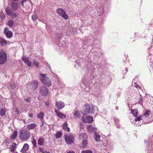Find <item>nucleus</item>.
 <instances>
[{"instance_id": "f257e3e1", "label": "nucleus", "mask_w": 153, "mask_h": 153, "mask_svg": "<svg viewBox=\"0 0 153 153\" xmlns=\"http://www.w3.org/2000/svg\"><path fill=\"white\" fill-rule=\"evenodd\" d=\"M30 131L25 129H21L19 131V138L22 141H25L30 137Z\"/></svg>"}, {"instance_id": "f03ea898", "label": "nucleus", "mask_w": 153, "mask_h": 153, "mask_svg": "<svg viewBox=\"0 0 153 153\" xmlns=\"http://www.w3.org/2000/svg\"><path fill=\"white\" fill-rule=\"evenodd\" d=\"M40 78L42 83L48 87L51 85V80L49 77L46 76V75L41 74L40 76Z\"/></svg>"}, {"instance_id": "7ed1b4c3", "label": "nucleus", "mask_w": 153, "mask_h": 153, "mask_svg": "<svg viewBox=\"0 0 153 153\" xmlns=\"http://www.w3.org/2000/svg\"><path fill=\"white\" fill-rule=\"evenodd\" d=\"M65 139L66 143L68 145L73 143L74 141V137L71 134L66 135L65 136Z\"/></svg>"}, {"instance_id": "20e7f679", "label": "nucleus", "mask_w": 153, "mask_h": 153, "mask_svg": "<svg viewBox=\"0 0 153 153\" xmlns=\"http://www.w3.org/2000/svg\"><path fill=\"white\" fill-rule=\"evenodd\" d=\"M56 13L59 16L65 19H67L68 18V15L66 14L65 11L62 8H58L56 10Z\"/></svg>"}, {"instance_id": "39448f33", "label": "nucleus", "mask_w": 153, "mask_h": 153, "mask_svg": "<svg viewBox=\"0 0 153 153\" xmlns=\"http://www.w3.org/2000/svg\"><path fill=\"white\" fill-rule=\"evenodd\" d=\"M91 107L90 105L85 104L83 105L82 109V113L83 114L86 115L90 113Z\"/></svg>"}, {"instance_id": "423d86ee", "label": "nucleus", "mask_w": 153, "mask_h": 153, "mask_svg": "<svg viewBox=\"0 0 153 153\" xmlns=\"http://www.w3.org/2000/svg\"><path fill=\"white\" fill-rule=\"evenodd\" d=\"M7 55L4 52L0 51V65L4 64L7 60Z\"/></svg>"}, {"instance_id": "0eeeda50", "label": "nucleus", "mask_w": 153, "mask_h": 153, "mask_svg": "<svg viewBox=\"0 0 153 153\" xmlns=\"http://www.w3.org/2000/svg\"><path fill=\"white\" fill-rule=\"evenodd\" d=\"M82 120L85 123H90L93 122V118L89 116H83L82 117Z\"/></svg>"}, {"instance_id": "6e6552de", "label": "nucleus", "mask_w": 153, "mask_h": 153, "mask_svg": "<svg viewBox=\"0 0 153 153\" xmlns=\"http://www.w3.org/2000/svg\"><path fill=\"white\" fill-rule=\"evenodd\" d=\"M39 93L43 96H46L48 93L47 88L45 86H42L39 89Z\"/></svg>"}, {"instance_id": "1a4fd4ad", "label": "nucleus", "mask_w": 153, "mask_h": 153, "mask_svg": "<svg viewBox=\"0 0 153 153\" xmlns=\"http://www.w3.org/2000/svg\"><path fill=\"white\" fill-rule=\"evenodd\" d=\"M38 81L37 80H34L31 82L30 85L31 89L33 90H36L38 87Z\"/></svg>"}, {"instance_id": "9d476101", "label": "nucleus", "mask_w": 153, "mask_h": 153, "mask_svg": "<svg viewBox=\"0 0 153 153\" xmlns=\"http://www.w3.org/2000/svg\"><path fill=\"white\" fill-rule=\"evenodd\" d=\"M55 104L56 108L59 110L63 108L65 106V104L61 101H56Z\"/></svg>"}, {"instance_id": "9b49d317", "label": "nucleus", "mask_w": 153, "mask_h": 153, "mask_svg": "<svg viewBox=\"0 0 153 153\" xmlns=\"http://www.w3.org/2000/svg\"><path fill=\"white\" fill-rule=\"evenodd\" d=\"M4 33L6 36L8 38H11L13 35V33L11 31L8 30V28L6 27L4 30Z\"/></svg>"}, {"instance_id": "f8f14e48", "label": "nucleus", "mask_w": 153, "mask_h": 153, "mask_svg": "<svg viewBox=\"0 0 153 153\" xmlns=\"http://www.w3.org/2000/svg\"><path fill=\"white\" fill-rule=\"evenodd\" d=\"M80 140H87L88 136L87 134L85 133H81L78 136Z\"/></svg>"}, {"instance_id": "ddd939ff", "label": "nucleus", "mask_w": 153, "mask_h": 153, "mask_svg": "<svg viewBox=\"0 0 153 153\" xmlns=\"http://www.w3.org/2000/svg\"><path fill=\"white\" fill-rule=\"evenodd\" d=\"M22 59L23 61L28 66H30L32 64V62L30 61L29 58L27 57H25L24 56L22 57Z\"/></svg>"}, {"instance_id": "4468645a", "label": "nucleus", "mask_w": 153, "mask_h": 153, "mask_svg": "<svg viewBox=\"0 0 153 153\" xmlns=\"http://www.w3.org/2000/svg\"><path fill=\"white\" fill-rule=\"evenodd\" d=\"M55 112L56 114V115L60 118H63L66 117V115L62 113H61L59 111L55 109Z\"/></svg>"}, {"instance_id": "2eb2a0df", "label": "nucleus", "mask_w": 153, "mask_h": 153, "mask_svg": "<svg viewBox=\"0 0 153 153\" xmlns=\"http://www.w3.org/2000/svg\"><path fill=\"white\" fill-rule=\"evenodd\" d=\"M29 145L27 143H25L22 149L21 152L22 153H24L27 152L29 149Z\"/></svg>"}, {"instance_id": "dca6fc26", "label": "nucleus", "mask_w": 153, "mask_h": 153, "mask_svg": "<svg viewBox=\"0 0 153 153\" xmlns=\"http://www.w3.org/2000/svg\"><path fill=\"white\" fill-rule=\"evenodd\" d=\"M18 134V132L16 131H14L12 133L10 137V139L12 140H14L16 138Z\"/></svg>"}, {"instance_id": "f3484780", "label": "nucleus", "mask_w": 153, "mask_h": 153, "mask_svg": "<svg viewBox=\"0 0 153 153\" xmlns=\"http://www.w3.org/2000/svg\"><path fill=\"white\" fill-rule=\"evenodd\" d=\"M36 126V125L35 123H30L27 125V128L28 130H29L33 129Z\"/></svg>"}, {"instance_id": "a211bd4d", "label": "nucleus", "mask_w": 153, "mask_h": 153, "mask_svg": "<svg viewBox=\"0 0 153 153\" xmlns=\"http://www.w3.org/2000/svg\"><path fill=\"white\" fill-rule=\"evenodd\" d=\"M87 129L88 131L90 133H92L95 131L96 128H95L92 126L91 125H90L88 126Z\"/></svg>"}, {"instance_id": "6ab92c4d", "label": "nucleus", "mask_w": 153, "mask_h": 153, "mask_svg": "<svg viewBox=\"0 0 153 153\" xmlns=\"http://www.w3.org/2000/svg\"><path fill=\"white\" fill-rule=\"evenodd\" d=\"M45 139L42 137H40L38 140V143L40 146L43 145L45 143Z\"/></svg>"}, {"instance_id": "aec40b11", "label": "nucleus", "mask_w": 153, "mask_h": 153, "mask_svg": "<svg viewBox=\"0 0 153 153\" xmlns=\"http://www.w3.org/2000/svg\"><path fill=\"white\" fill-rule=\"evenodd\" d=\"M62 128L65 131L69 132L70 131V128L68 126V124L66 122H65L62 125Z\"/></svg>"}, {"instance_id": "412c9836", "label": "nucleus", "mask_w": 153, "mask_h": 153, "mask_svg": "<svg viewBox=\"0 0 153 153\" xmlns=\"http://www.w3.org/2000/svg\"><path fill=\"white\" fill-rule=\"evenodd\" d=\"M12 8L14 10H17L18 9V4L16 2H13L11 5Z\"/></svg>"}, {"instance_id": "4be33fe9", "label": "nucleus", "mask_w": 153, "mask_h": 153, "mask_svg": "<svg viewBox=\"0 0 153 153\" xmlns=\"http://www.w3.org/2000/svg\"><path fill=\"white\" fill-rule=\"evenodd\" d=\"M5 11L7 14L9 16L11 15L12 14V13H13V11L11 10L10 8L9 7L6 8Z\"/></svg>"}, {"instance_id": "5701e85b", "label": "nucleus", "mask_w": 153, "mask_h": 153, "mask_svg": "<svg viewBox=\"0 0 153 153\" xmlns=\"http://www.w3.org/2000/svg\"><path fill=\"white\" fill-rule=\"evenodd\" d=\"M16 144L15 143H12V145L10 147V150L11 152H14L16 149Z\"/></svg>"}, {"instance_id": "b1692460", "label": "nucleus", "mask_w": 153, "mask_h": 153, "mask_svg": "<svg viewBox=\"0 0 153 153\" xmlns=\"http://www.w3.org/2000/svg\"><path fill=\"white\" fill-rule=\"evenodd\" d=\"M87 144L88 141L87 140H82V148H85L87 147Z\"/></svg>"}, {"instance_id": "393cba45", "label": "nucleus", "mask_w": 153, "mask_h": 153, "mask_svg": "<svg viewBox=\"0 0 153 153\" xmlns=\"http://www.w3.org/2000/svg\"><path fill=\"white\" fill-rule=\"evenodd\" d=\"M7 41L4 39H0V44L1 46H4L7 44Z\"/></svg>"}, {"instance_id": "a878e982", "label": "nucleus", "mask_w": 153, "mask_h": 153, "mask_svg": "<svg viewBox=\"0 0 153 153\" xmlns=\"http://www.w3.org/2000/svg\"><path fill=\"white\" fill-rule=\"evenodd\" d=\"M74 116L75 118H79L80 116V112L77 111H76L74 113Z\"/></svg>"}, {"instance_id": "bb28decb", "label": "nucleus", "mask_w": 153, "mask_h": 153, "mask_svg": "<svg viewBox=\"0 0 153 153\" xmlns=\"http://www.w3.org/2000/svg\"><path fill=\"white\" fill-rule=\"evenodd\" d=\"M37 117L41 120H42L44 117V113L43 112H40L37 114Z\"/></svg>"}, {"instance_id": "cd10ccee", "label": "nucleus", "mask_w": 153, "mask_h": 153, "mask_svg": "<svg viewBox=\"0 0 153 153\" xmlns=\"http://www.w3.org/2000/svg\"><path fill=\"white\" fill-rule=\"evenodd\" d=\"M5 18V16L3 13V12H1L0 13V22H1V20L2 21H3Z\"/></svg>"}, {"instance_id": "c85d7f7f", "label": "nucleus", "mask_w": 153, "mask_h": 153, "mask_svg": "<svg viewBox=\"0 0 153 153\" xmlns=\"http://www.w3.org/2000/svg\"><path fill=\"white\" fill-rule=\"evenodd\" d=\"M131 112L134 117H137L138 113L137 110H136L135 109H134V110H133L132 109H131Z\"/></svg>"}, {"instance_id": "c756f323", "label": "nucleus", "mask_w": 153, "mask_h": 153, "mask_svg": "<svg viewBox=\"0 0 153 153\" xmlns=\"http://www.w3.org/2000/svg\"><path fill=\"white\" fill-rule=\"evenodd\" d=\"M94 138L96 141H100V137L98 134H95L94 135Z\"/></svg>"}, {"instance_id": "7c9ffc66", "label": "nucleus", "mask_w": 153, "mask_h": 153, "mask_svg": "<svg viewBox=\"0 0 153 153\" xmlns=\"http://www.w3.org/2000/svg\"><path fill=\"white\" fill-rule=\"evenodd\" d=\"M6 111L4 109L1 108L0 111V115L4 116L5 114Z\"/></svg>"}, {"instance_id": "2f4dec72", "label": "nucleus", "mask_w": 153, "mask_h": 153, "mask_svg": "<svg viewBox=\"0 0 153 153\" xmlns=\"http://www.w3.org/2000/svg\"><path fill=\"white\" fill-rule=\"evenodd\" d=\"M62 134L61 132L59 131L56 134V138H58L61 137L62 136Z\"/></svg>"}, {"instance_id": "473e14b6", "label": "nucleus", "mask_w": 153, "mask_h": 153, "mask_svg": "<svg viewBox=\"0 0 153 153\" xmlns=\"http://www.w3.org/2000/svg\"><path fill=\"white\" fill-rule=\"evenodd\" d=\"M32 19L33 22H35L37 20V17L36 14H34L32 15Z\"/></svg>"}, {"instance_id": "72a5a7b5", "label": "nucleus", "mask_w": 153, "mask_h": 153, "mask_svg": "<svg viewBox=\"0 0 153 153\" xmlns=\"http://www.w3.org/2000/svg\"><path fill=\"white\" fill-rule=\"evenodd\" d=\"M13 24L14 22L13 20H10L8 22V25L9 26L11 27L13 25Z\"/></svg>"}, {"instance_id": "f704fd0d", "label": "nucleus", "mask_w": 153, "mask_h": 153, "mask_svg": "<svg viewBox=\"0 0 153 153\" xmlns=\"http://www.w3.org/2000/svg\"><path fill=\"white\" fill-rule=\"evenodd\" d=\"M33 65L37 67H39V62L36 60H34L33 62Z\"/></svg>"}, {"instance_id": "c9c22d12", "label": "nucleus", "mask_w": 153, "mask_h": 153, "mask_svg": "<svg viewBox=\"0 0 153 153\" xmlns=\"http://www.w3.org/2000/svg\"><path fill=\"white\" fill-rule=\"evenodd\" d=\"M92 151L91 150H83L81 153H92Z\"/></svg>"}, {"instance_id": "e433bc0d", "label": "nucleus", "mask_w": 153, "mask_h": 153, "mask_svg": "<svg viewBox=\"0 0 153 153\" xmlns=\"http://www.w3.org/2000/svg\"><path fill=\"white\" fill-rule=\"evenodd\" d=\"M150 111L148 110H146L145 111V113L144 114V115L146 117H148L149 115V113Z\"/></svg>"}, {"instance_id": "4c0bfd02", "label": "nucleus", "mask_w": 153, "mask_h": 153, "mask_svg": "<svg viewBox=\"0 0 153 153\" xmlns=\"http://www.w3.org/2000/svg\"><path fill=\"white\" fill-rule=\"evenodd\" d=\"M10 88H11L12 89H14L16 88V85L14 83H12L10 84Z\"/></svg>"}, {"instance_id": "58836bf2", "label": "nucleus", "mask_w": 153, "mask_h": 153, "mask_svg": "<svg viewBox=\"0 0 153 153\" xmlns=\"http://www.w3.org/2000/svg\"><path fill=\"white\" fill-rule=\"evenodd\" d=\"M141 116H139L138 117H136L135 119V122L140 121V120H141Z\"/></svg>"}, {"instance_id": "ea45409f", "label": "nucleus", "mask_w": 153, "mask_h": 153, "mask_svg": "<svg viewBox=\"0 0 153 153\" xmlns=\"http://www.w3.org/2000/svg\"><path fill=\"white\" fill-rule=\"evenodd\" d=\"M11 15H10V16L11 17V18H16V13H12Z\"/></svg>"}, {"instance_id": "a19ab883", "label": "nucleus", "mask_w": 153, "mask_h": 153, "mask_svg": "<svg viewBox=\"0 0 153 153\" xmlns=\"http://www.w3.org/2000/svg\"><path fill=\"white\" fill-rule=\"evenodd\" d=\"M39 150L40 152H42V153H44L45 152L44 151V149L40 147L39 149Z\"/></svg>"}, {"instance_id": "79ce46f5", "label": "nucleus", "mask_w": 153, "mask_h": 153, "mask_svg": "<svg viewBox=\"0 0 153 153\" xmlns=\"http://www.w3.org/2000/svg\"><path fill=\"white\" fill-rule=\"evenodd\" d=\"M32 143L33 145H36V140L34 139V138L33 139L32 141Z\"/></svg>"}, {"instance_id": "37998d69", "label": "nucleus", "mask_w": 153, "mask_h": 153, "mask_svg": "<svg viewBox=\"0 0 153 153\" xmlns=\"http://www.w3.org/2000/svg\"><path fill=\"white\" fill-rule=\"evenodd\" d=\"M28 116L30 118H33V114H29Z\"/></svg>"}, {"instance_id": "c03bdc74", "label": "nucleus", "mask_w": 153, "mask_h": 153, "mask_svg": "<svg viewBox=\"0 0 153 153\" xmlns=\"http://www.w3.org/2000/svg\"><path fill=\"white\" fill-rule=\"evenodd\" d=\"M135 84L136 85H135V86L137 88H138V89H140V86L139 85H137L136 83H135Z\"/></svg>"}, {"instance_id": "a18cd8bd", "label": "nucleus", "mask_w": 153, "mask_h": 153, "mask_svg": "<svg viewBox=\"0 0 153 153\" xmlns=\"http://www.w3.org/2000/svg\"><path fill=\"white\" fill-rule=\"evenodd\" d=\"M25 100L26 101V102L27 103L30 102V101H29V99H25Z\"/></svg>"}, {"instance_id": "49530a36", "label": "nucleus", "mask_w": 153, "mask_h": 153, "mask_svg": "<svg viewBox=\"0 0 153 153\" xmlns=\"http://www.w3.org/2000/svg\"><path fill=\"white\" fill-rule=\"evenodd\" d=\"M67 153H75V152L74 151L72 150L70 151L67 152Z\"/></svg>"}, {"instance_id": "de8ad7c7", "label": "nucleus", "mask_w": 153, "mask_h": 153, "mask_svg": "<svg viewBox=\"0 0 153 153\" xmlns=\"http://www.w3.org/2000/svg\"><path fill=\"white\" fill-rule=\"evenodd\" d=\"M44 103L46 105H49L48 102H44Z\"/></svg>"}, {"instance_id": "09e8293b", "label": "nucleus", "mask_w": 153, "mask_h": 153, "mask_svg": "<svg viewBox=\"0 0 153 153\" xmlns=\"http://www.w3.org/2000/svg\"><path fill=\"white\" fill-rule=\"evenodd\" d=\"M26 0H23L22 1V3H24L26 2Z\"/></svg>"}, {"instance_id": "8fccbe9b", "label": "nucleus", "mask_w": 153, "mask_h": 153, "mask_svg": "<svg viewBox=\"0 0 153 153\" xmlns=\"http://www.w3.org/2000/svg\"><path fill=\"white\" fill-rule=\"evenodd\" d=\"M21 5H22V6H23L24 5V3H22V2H21Z\"/></svg>"}, {"instance_id": "3c124183", "label": "nucleus", "mask_w": 153, "mask_h": 153, "mask_svg": "<svg viewBox=\"0 0 153 153\" xmlns=\"http://www.w3.org/2000/svg\"><path fill=\"white\" fill-rule=\"evenodd\" d=\"M43 153H50V152H48L47 151H45V152Z\"/></svg>"}, {"instance_id": "603ef678", "label": "nucleus", "mask_w": 153, "mask_h": 153, "mask_svg": "<svg viewBox=\"0 0 153 153\" xmlns=\"http://www.w3.org/2000/svg\"><path fill=\"white\" fill-rule=\"evenodd\" d=\"M36 145H33L35 147H36Z\"/></svg>"}, {"instance_id": "864d4df0", "label": "nucleus", "mask_w": 153, "mask_h": 153, "mask_svg": "<svg viewBox=\"0 0 153 153\" xmlns=\"http://www.w3.org/2000/svg\"><path fill=\"white\" fill-rule=\"evenodd\" d=\"M13 153H17V152H13Z\"/></svg>"}]
</instances>
